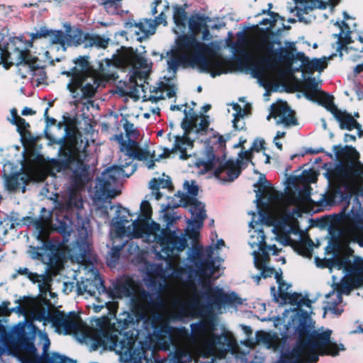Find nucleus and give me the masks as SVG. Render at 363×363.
<instances>
[{"mask_svg":"<svg viewBox=\"0 0 363 363\" xmlns=\"http://www.w3.org/2000/svg\"><path fill=\"white\" fill-rule=\"evenodd\" d=\"M83 84H82V86L79 89V90L80 89L81 91V94L79 93V95L77 97H80L83 99L94 97L96 94V88L91 83H86L84 85Z\"/></svg>","mask_w":363,"mask_h":363,"instance_id":"nucleus-46","label":"nucleus"},{"mask_svg":"<svg viewBox=\"0 0 363 363\" xmlns=\"http://www.w3.org/2000/svg\"><path fill=\"white\" fill-rule=\"evenodd\" d=\"M130 164V162H125V165H113L107 168L104 172H102L103 186H108L111 185V182H116L118 180L120 174L123 172V167L129 165Z\"/></svg>","mask_w":363,"mask_h":363,"instance_id":"nucleus-31","label":"nucleus"},{"mask_svg":"<svg viewBox=\"0 0 363 363\" xmlns=\"http://www.w3.org/2000/svg\"><path fill=\"white\" fill-rule=\"evenodd\" d=\"M50 33H52L51 29H49L46 26H41L35 33H30L29 36L31 38L32 40H35L39 38H49Z\"/></svg>","mask_w":363,"mask_h":363,"instance_id":"nucleus-53","label":"nucleus"},{"mask_svg":"<svg viewBox=\"0 0 363 363\" xmlns=\"http://www.w3.org/2000/svg\"><path fill=\"white\" fill-rule=\"evenodd\" d=\"M21 182L23 183L24 185H26L28 183V178L18 173H15L6 177L5 185L8 191H15L19 187Z\"/></svg>","mask_w":363,"mask_h":363,"instance_id":"nucleus-38","label":"nucleus"},{"mask_svg":"<svg viewBox=\"0 0 363 363\" xmlns=\"http://www.w3.org/2000/svg\"><path fill=\"white\" fill-rule=\"evenodd\" d=\"M341 28L340 32L338 34H335V36L337 38V50L340 52V56H342V51L347 50V45L352 42L351 40V30L348 24L345 21H340Z\"/></svg>","mask_w":363,"mask_h":363,"instance_id":"nucleus-28","label":"nucleus"},{"mask_svg":"<svg viewBox=\"0 0 363 363\" xmlns=\"http://www.w3.org/2000/svg\"><path fill=\"white\" fill-rule=\"evenodd\" d=\"M233 108L235 111V113L233 114V126L235 129H242V127H239L238 122L240 121V118H243L245 114V111L238 104H233Z\"/></svg>","mask_w":363,"mask_h":363,"instance_id":"nucleus-49","label":"nucleus"},{"mask_svg":"<svg viewBox=\"0 0 363 363\" xmlns=\"http://www.w3.org/2000/svg\"><path fill=\"white\" fill-rule=\"evenodd\" d=\"M245 41H240L239 44L236 46H233L234 48V59L233 61L230 60L233 63L232 68L228 72H231L236 69L240 71H242L245 69H249L252 76L255 78H260L263 76L265 69L268 68L265 65L261 63L262 58L258 64L250 65L252 62V56L245 49ZM230 60V59H228Z\"/></svg>","mask_w":363,"mask_h":363,"instance_id":"nucleus-13","label":"nucleus"},{"mask_svg":"<svg viewBox=\"0 0 363 363\" xmlns=\"http://www.w3.org/2000/svg\"><path fill=\"white\" fill-rule=\"evenodd\" d=\"M297 332V345L287 356L288 363H316L319 355L338 354L337 344L330 340V330L322 333L317 330L311 332L309 326L303 321L298 325Z\"/></svg>","mask_w":363,"mask_h":363,"instance_id":"nucleus-4","label":"nucleus"},{"mask_svg":"<svg viewBox=\"0 0 363 363\" xmlns=\"http://www.w3.org/2000/svg\"><path fill=\"white\" fill-rule=\"evenodd\" d=\"M176 45V50L180 53L201 57L202 62L196 66L201 72L210 73L213 77L226 74L232 68L230 60L216 53L208 45L199 41L194 35L184 34L179 36Z\"/></svg>","mask_w":363,"mask_h":363,"instance_id":"nucleus-7","label":"nucleus"},{"mask_svg":"<svg viewBox=\"0 0 363 363\" xmlns=\"http://www.w3.org/2000/svg\"><path fill=\"white\" fill-rule=\"evenodd\" d=\"M187 5H174L173 6V20L175 25L178 27H185L187 20V13L186 9Z\"/></svg>","mask_w":363,"mask_h":363,"instance_id":"nucleus-39","label":"nucleus"},{"mask_svg":"<svg viewBox=\"0 0 363 363\" xmlns=\"http://www.w3.org/2000/svg\"><path fill=\"white\" fill-rule=\"evenodd\" d=\"M203 319L191 323V333L185 327H173L164 321L159 314H154L150 318L152 337L164 350H174V358L178 362H186L192 358L191 346L195 340L211 333L208 343L215 345L220 342L221 337L213 333L215 329L213 313L199 315Z\"/></svg>","mask_w":363,"mask_h":363,"instance_id":"nucleus-1","label":"nucleus"},{"mask_svg":"<svg viewBox=\"0 0 363 363\" xmlns=\"http://www.w3.org/2000/svg\"><path fill=\"white\" fill-rule=\"evenodd\" d=\"M18 275H25L33 283H35L38 280V274L37 273L30 272L28 268H18L16 272L11 274V279H16Z\"/></svg>","mask_w":363,"mask_h":363,"instance_id":"nucleus-47","label":"nucleus"},{"mask_svg":"<svg viewBox=\"0 0 363 363\" xmlns=\"http://www.w3.org/2000/svg\"><path fill=\"white\" fill-rule=\"evenodd\" d=\"M121 151L125 152L129 158L136 159L139 161H146L150 157V152L141 149L138 142L128 139L125 145L121 147Z\"/></svg>","mask_w":363,"mask_h":363,"instance_id":"nucleus-23","label":"nucleus"},{"mask_svg":"<svg viewBox=\"0 0 363 363\" xmlns=\"http://www.w3.org/2000/svg\"><path fill=\"white\" fill-rule=\"evenodd\" d=\"M135 50L131 47L121 46L112 55L111 59H106L105 62L107 67L113 66L116 68H127L133 65V60Z\"/></svg>","mask_w":363,"mask_h":363,"instance_id":"nucleus-19","label":"nucleus"},{"mask_svg":"<svg viewBox=\"0 0 363 363\" xmlns=\"http://www.w3.org/2000/svg\"><path fill=\"white\" fill-rule=\"evenodd\" d=\"M210 125V121L208 120V116L203 115L201 116V121L199 124V126L196 128L195 132L196 133H199L201 132H206Z\"/></svg>","mask_w":363,"mask_h":363,"instance_id":"nucleus-61","label":"nucleus"},{"mask_svg":"<svg viewBox=\"0 0 363 363\" xmlns=\"http://www.w3.org/2000/svg\"><path fill=\"white\" fill-rule=\"evenodd\" d=\"M110 40L109 38L89 33V37L87 43L85 44V48L96 47L97 48L106 49L108 46Z\"/></svg>","mask_w":363,"mask_h":363,"instance_id":"nucleus-37","label":"nucleus"},{"mask_svg":"<svg viewBox=\"0 0 363 363\" xmlns=\"http://www.w3.org/2000/svg\"><path fill=\"white\" fill-rule=\"evenodd\" d=\"M225 155L221 159L214 152L213 147L208 145L204 150L203 160L199 162L206 172L214 169L215 177L223 182H231L236 179L242 172L244 162L242 160H225Z\"/></svg>","mask_w":363,"mask_h":363,"instance_id":"nucleus-9","label":"nucleus"},{"mask_svg":"<svg viewBox=\"0 0 363 363\" xmlns=\"http://www.w3.org/2000/svg\"><path fill=\"white\" fill-rule=\"evenodd\" d=\"M257 340L264 342L271 347L275 340L277 338L275 335H272L264 331L257 332L256 334Z\"/></svg>","mask_w":363,"mask_h":363,"instance_id":"nucleus-50","label":"nucleus"},{"mask_svg":"<svg viewBox=\"0 0 363 363\" xmlns=\"http://www.w3.org/2000/svg\"><path fill=\"white\" fill-rule=\"evenodd\" d=\"M123 128L125 132L126 136L130 139V138L133 137L136 138V136L138 135V131L135 128L134 124L125 120L123 124Z\"/></svg>","mask_w":363,"mask_h":363,"instance_id":"nucleus-56","label":"nucleus"},{"mask_svg":"<svg viewBox=\"0 0 363 363\" xmlns=\"http://www.w3.org/2000/svg\"><path fill=\"white\" fill-rule=\"evenodd\" d=\"M181 127L184 131L183 135L189 136L190 133L192 130H194V128H196V125H195L193 123L189 121L186 116H184L181 123Z\"/></svg>","mask_w":363,"mask_h":363,"instance_id":"nucleus-57","label":"nucleus"},{"mask_svg":"<svg viewBox=\"0 0 363 363\" xmlns=\"http://www.w3.org/2000/svg\"><path fill=\"white\" fill-rule=\"evenodd\" d=\"M212 250L209 247L207 258L203 257V250L201 246H194L192 250L191 262L196 268V274L201 277L208 272V275L216 272L215 261L211 257Z\"/></svg>","mask_w":363,"mask_h":363,"instance_id":"nucleus-16","label":"nucleus"},{"mask_svg":"<svg viewBox=\"0 0 363 363\" xmlns=\"http://www.w3.org/2000/svg\"><path fill=\"white\" fill-rule=\"evenodd\" d=\"M38 62V58L33 56L30 51L26 48L18 52V57H16L14 65L19 66L21 64H24L28 65L32 71H35L40 68Z\"/></svg>","mask_w":363,"mask_h":363,"instance_id":"nucleus-30","label":"nucleus"},{"mask_svg":"<svg viewBox=\"0 0 363 363\" xmlns=\"http://www.w3.org/2000/svg\"><path fill=\"white\" fill-rule=\"evenodd\" d=\"M49 40L52 44H59L62 46L67 45V32L65 33L61 30H52V33L49 36Z\"/></svg>","mask_w":363,"mask_h":363,"instance_id":"nucleus-44","label":"nucleus"},{"mask_svg":"<svg viewBox=\"0 0 363 363\" xmlns=\"http://www.w3.org/2000/svg\"><path fill=\"white\" fill-rule=\"evenodd\" d=\"M133 318L127 314L124 319H118V328L114 327L101 328L95 329L91 335L92 347L94 350L100 347L115 351L121 355H124L130 361L136 362L133 357L135 353V340L128 332L123 333L128 329L130 324H133Z\"/></svg>","mask_w":363,"mask_h":363,"instance_id":"nucleus-6","label":"nucleus"},{"mask_svg":"<svg viewBox=\"0 0 363 363\" xmlns=\"http://www.w3.org/2000/svg\"><path fill=\"white\" fill-rule=\"evenodd\" d=\"M87 56H79L73 62L76 65L74 67L77 68L76 74H78L81 84H84L86 79L93 73L92 66L90 65Z\"/></svg>","mask_w":363,"mask_h":363,"instance_id":"nucleus-27","label":"nucleus"},{"mask_svg":"<svg viewBox=\"0 0 363 363\" xmlns=\"http://www.w3.org/2000/svg\"><path fill=\"white\" fill-rule=\"evenodd\" d=\"M349 235L352 242L357 243L359 247H363V231L349 233Z\"/></svg>","mask_w":363,"mask_h":363,"instance_id":"nucleus-64","label":"nucleus"},{"mask_svg":"<svg viewBox=\"0 0 363 363\" xmlns=\"http://www.w3.org/2000/svg\"><path fill=\"white\" fill-rule=\"evenodd\" d=\"M36 319L51 323L56 329L64 330L66 334L79 331L82 325L80 316L74 311L68 314L60 310L48 313L43 308L38 312Z\"/></svg>","mask_w":363,"mask_h":363,"instance_id":"nucleus-11","label":"nucleus"},{"mask_svg":"<svg viewBox=\"0 0 363 363\" xmlns=\"http://www.w3.org/2000/svg\"><path fill=\"white\" fill-rule=\"evenodd\" d=\"M18 341L20 347L23 351V354H36L37 349L23 328L18 332Z\"/></svg>","mask_w":363,"mask_h":363,"instance_id":"nucleus-34","label":"nucleus"},{"mask_svg":"<svg viewBox=\"0 0 363 363\" xmlns=\"http://www.w3.org/2000/svg\"><path fill=\"white\" fill-rule=\"evenodd\" d=\"M152 209L147 201H143L140 204V214L139 218H144L150 220L152 218Z\"/></svg>","mask_w":363,"mask_h":363,"instance_id":"nucleus-51","label":"nucleus"},{"mask_svg":"<svg viewBox=\"0 0 363 363\" xmlns=\"http://www.w3.org/2000/svg\"><path fill=\"white\" fill-rule=\"evenodd\" d=\"M116 286V291L118 292V296H120V298L123 296L130 297L135 291V281L129 277L118 281Z\"/></svg>","mask_w":363,"mask_h":363,"instance_id":"nucleus-33","label":"nucleus"},{"mask_svg":"<svg viewBox=\"0 0 363 363\" xmlns=\"http://www.w3.org/2000/svg\"><path fill=\"white\" fill-rule=\"evenodd\" d=\"M10 305L9 301H4L0 306V314L2 315H9L12 312L19 311L21 312L23 310V307L21 306H18L16 308H9V306Z\"/></svg>","mask_w":363,"mask_h":363,"instance_id":"nucleus-54","label":"nucleus"},{"mask_svg":"<svg viewBox=\"0 0 363 363\" xmlns=\"http://www.w3.org/2000/svg\"><path fill=\"white\" fill-rule=\"evenodd\" d=\"M259 249L262 252V256L259 259L255 260V264L256 267L259 264L267 265L270 259L269 255L267 251V244L264 241L260 242Z\"/></svg>","mask_w":363,"mask_h":363,"instance_id":"nucleus-48","label":"nucleus"},{"mask_svg":"<svg viewBox=\"0 0 363 363\" xmlns=\"http://www.w3.org/2000/svg\"><path fill=\"white\" fill-rule=\"evenodd\" d=\"M334 112L333 116L339 123L340 129L351 131L359 126V122L351 113L340 109H335Z\"/></svg>","mask_w":363,"mask_h":363,"instance_id":"nucleus-25","label":"nucleus"},{"mask_svg":"<svg viewBox=\"0 0 363 363\" xmlns=\"http://www.w3.org/2000/svg\"><path fill=\"white\" fill-rule=\"evenodd\" d=\"M203 296L206 303L201 302L197 296H194L190 301L175 299L172 303L174 318L182 320L191 316L212 315L215 308L220 309L223 306L242 303V299L235 292L227 294L218 286H207Z\"/></svg>","mask_w":363,"mask_h":363,"instance_id":"nucleus-5","label":"nucleus"},{"mask_svg":"<svg viewBox=\"0 0 363 363\" xmlns=\"http://www.w3.org/2000/svg\"><path fill=\"white\" fill-rule=\"evenodd\" d=\"M148 221L144 218H139L133 222V233L135 238H140L146 235Z\"/></svg>","mask_w":363,"mask_h":363,"instance_id":"nucleus-41","label":"nucleus"},{"mask_svg":"<svg viewBox=\"0 0 363 363\" xmlns=\"http://www.w3.org/2000/svg\"><path fill=\"white\" fill-rule=\"evenodd\" d=\"M167 55L169 57L167 61V70L174 74L177 73L179 66H182L184 68L189 66L195 67L196 64L202 62L201 60L202 59L199 56H189V55L180 53L177 50H172L167 52Z\"/></svg>","mask_w":363,"mask_h":363,"instance_id":"nucleus-18","label":"nucleus"},{"mask_svg":"<svg viewBox=\"0 0 363 363\" xmlns=\"http://www.w3.org/2000/svg\"><path fill=\"white\" fill-rule=\"evenodd\" d=\"M145 235L155 237L166 258L172 257L174 252H182L188 245L186 238L182 235H178L176 231L168 227L161 229L160 225L155 221H148Z\"/></svg>","mask_w":363,"mask_h":363,"instance_id":"nucleus-10","label":"nucleus"},{"mask_svg":"<svg viewBox=\"0 0 363 363\" xmlns=\"http://www.w3.org/2000/svg\"><path fill=\"white\" fill-rule=\"evenodd\" d=\"M333 150L336 158L344 161L328 168L324 174L329 188L325 199L330 205L350 199L354 191V180L363 176V164L354 147L338 145L333 146Z\"/></svg>","mask_w":363,"mask_h":363,"instance_id":"nucleus-2","label":"nucleus"},{"mask_svg":"<svg viewBox=\"0 0 363 363\" xmlns=\"http://www.w3.org/2000/svg\"><path fill=\"white\" fill-rule=\"evenodd\" d=\"M354 232H363V216L359 213H357L350 218L348 233Z\"/></svg>","mask_w":363,"mask_h":363,"instance_id":"nucleus-40","label":"nucleus"},{"mask_svg":"<svg viewBox=\"0 0 363 363\" xmlns=\"http://www.w3.org/2000/svg\"><path fill=\"white\" fill-rule=\"evenodd\" d=\"M77 68L72 67L69 71L62 72V75L71 77L70 82L67 85V89L73 94L74 98H77L79 95V89L82 86L78 74H76Z\"/></svg>","mask_w":363,"mask_h":363,"instance_id":"nucleus-35","label":"nucleus"},{"mask_svg":"<svg viewBox=\"0 0 363 363\" xmlns=\"http://www.w3.org/2000/svg\"><path fill=\"white\" fill-rule=\"evenodd\" d=\"M61 144L58 151V158L52 159L50 162L51 167L57 172L71 169L76 164L70 176V187L82 190L91 180L89 166L82 159V154L86 153L87 142L83 145L81 134L74 130L65 128V135L61 138Z\"/></svg>","mask_w":363,"mask_h":363,"instance_id":"nucleus-3","label":"nucleus"},{"mask_svg":"<svg viewBox=\"0 0 363 363\" xmlns=\"http://www.w3.org/2000/svg\"><path fill=\"white\" fill-rule=\"evenodd\" d=\"M13 125L16 126V130L22 138H24L27 133L30 134V132L28 130L30 128V124L24 118L21 117L19 119L17 118V121Z\"/></svg>","mask_w":363,"mask_h":363,"instance_id":"nucleus-52","label":"nucleus"},{"mask_svg":"<svg viewBox=\"0 0 363 363\" xmlns=\"http://www.w3.org/2000/svg\"><path fill=\"white\" fill-rule=\"evenodd\" d=\"M318 85L314 77H308L300 82L299 87L296 90L302 91L307 99L318 102L333 115L334 110L339 109L334 104V97L327 92L318 89Z\"/></svg>","mask_w":363,"mask_h":363,"instance_id":"nucleus-12","label":"nucleus"},{"mask_svg":"<svg viewBox=\"0 0 363 363\" xmlns=\"http://www.w3.org/2000/svg\"><path fill=\"white\" fill-rule=\"evenodd\" d=\"M285 244L290 245L298 255L307 257H312L313 242L311 238L306 240H300L295 241L292 240L289 236L286 235L285 239Z\"/></svg>","mask_w":363,"mask_h":363,"instance_id":"nucleus-22","label":"nucleus"},{"mask_svg":"<svg viewBox=\"0 0 363 363\" xmlns=\"http://www.w3.org/2000/svg\"><path fill=\"white\" fill-rule=\"evenodd\" d=\"M324 262H329L333 267L343 269L347 274L363 281V258L360 257H355L352 262L349 255L342 254L335 255L329 260H324Z\"/></svg>","mask_w":363,"mask_h":363,"instance_id":"nucleus-15","label":"nucleus"},{"mask_svg":"<svg viewBox=\"0 0 363 363\" xmlns=\"http://www.w3.org/2000/svg\"><path fill=\"white\" fill-rule=\"evenodd\" d=\"M189 211L194 218V223L197 227L203 225V223L206 218L205 210V205L199 200L195 202L189 208Z\"/></svg>","mask_w":363,"mask_h":363,"instance_id":"nucleus-36","label":"nucleus"},{"mask_svg":"<svg viewBox=\"0 0 363 363\" xmlns=\"http://www.w3.org/2000/svg\"><path fill=\"white\" fill-rule=\"evenodd\" d=\"M99 290H105L104 281L99 275H96L93 280L87 279L85 282L77 285L79 294L87 293L91 296H94L96 291L99 294Z\"/></svg>","mask_w":363,"mask_h":363,"instance_id":"nucleus-24","label":"nucleus"},{"mask_svg":"<svg viewBox=\"0 0 363 363\" xmlns=\"http://www.w3.org/2000/svg\"><path fill=\"white\" fill-rule=\"evenodd\" d=\"M296 4H302L303 7H296V16L300 22L305 21L303 14H308L311 11L315 9H325L327 8V3L323 0H294Z\"/></svg>","mask_w":363,"mask_h":363,"instance_id":"nucleus-21","label":"nucleus"},{"mask_svg":"<svg viewBox=\"0 0 363 363\" xmlns=\"http://www.w3.org/2000/svg\"><path fill=\"white\" fill-rule=\"evenodd\" d=\"M351 289H352V287H351L350 284H349L347 282H344V283L340 284L337 287L336 298H337V301L342 302V294H350Z\"/></svg>","mask_w":363,"mask_h":363,"instance_id":"nucleus-55","label":"nucleus"},{"mask_svg":"<svg viewBox=\"0 0 363 363\" xmlns=\"http://www.w3.org/2000/svg\"><path fill=\"white\" fill-rule=\"evenodd\" d=\"M22 363H39L40 357L36 354H22L20 357Z\"/></svg>","mask_w":363,"mask_h":363,"instance_id":"nucleus-63","label":"nucleus"},{"mask_svg":"<svg viewBox=\"0 0 363 363\" xmlns=\"http://www.w3.org/2000/svg\"><path fill=\"white\" fill-rule=\"evenodd\" d=\"M279 297L284 301V303L288 302L289 304L296 306L298 307L301 303V294L297 292L292 294L284 291L283 289L279 291Z\"/></svg>","mask_w":363,"mask_h":363,"instance_id":"nucleus-43","label":"nucleus"},{"mask_svg":"<svg viewBox=\"0 0 363 363\" xmlns=\"http://www.w3.org/2000/svg\"><path fill=\"white\" fill-rule=\"evenodd\" d=\"M82 190L69 187L68 190V198L65 201V208L67 211L73 209H81L83 208V200L81 194Z\"/></svg>","mask_w":363,"mask_h":363,"instance_id":"nucleus-29","label":"nucleus"},{"mask_svg":"<svg viewBox=\"0 0 363 363\" xmlns=\"http://www.w3.org/2000/svg\"><path fill=\"white\" fill-rule=\"evenodd\" d=\"M341 302L337 301V298L333 302L328 301L327 307L328 310L336 315H340L343 312V309H341L337 306Z\"/></svg>","mask_w":363,"mask_h":363,"instance_id":"nucleus-62","label":"nucleus"},{"mask_svg":"<svg viewBox=\"0 0 363 363\" xmlns=\"http://www.w3.org/2000/svg\"><path fill=\"white\" fill-rule=\"evenodd\" d=\"M106 12L111 15H115L118 13L121 6L122 0H99Z\"/></svg>","mask_w":363,"mask_h":363,"instance_id":"nucleus-42","label":"nucleus"},{"mask_svg":"<svg viewBox=\"0 0 363 363\" xmlns=\"http://www.w3.org/2000/svg\"><path fill=\"white\" fill-rule=\"evenodd\" d=\"M208 21H210V18L208 16H206L200 13L191 15L188 20L190 34L196 37L201 33V39L204 41L209 40L211 35L209 27L207 24Z\"/></svg>","mask_w":363,"mask_h":363,"instance_id":"nucleus-20","label":"nucleus"},{"mask_svg":"<svg viewBox=\"0 0 363 363\" xmlns=\"http://www.w3.org/2000/svg\"><path fill=\"white\" fill-rule=\"evenodd\" d=\"M270 118H278L277 124H283L286 127L298 124L294 111L291 108L286 101H280L271 105V111L267 116V119L269 120Z\"/></svg>","mask_w":363,"mask_h":363,"instance_id":"nucleus-17","label":"nucleus"},{"mask_svg":"<svg viewBox=\"0 0 363 363\" xmlns=\"http://www.w3.org/2000/svg\"><path fill=\"white\" fill-rule=\"evenodd\" d=\"M256 268L261 271L260 277H262L264 279L271 277L275 272L274 268L267 267V265L259 264Z\"/></svg>","mask_w":363,"mask_h":363,"instance_id":"nucleus-59","label":"nucleus"},{"mask_svg":"<svg viewBox=\"0 0 363 363\" xmlns=\"http://www.w3.org/2000/svg\"><path fill=\"white\" fill-rule=\"evenodd\" d=\"M133 311L138 320H144L152 308L158 309L163 305V301L159 295L140 289L138 294L131 298Z\"/></svg>","mask_w":363,"mask_h":363,"instance_id":"nucleus-14","label":"nucleus"},{"mask_svg":"<svg viewBox=\"0 0 363 363\" xmlns=\"http://www.w3.org/2000/svg\"><path fill=\"white\" fill-rule=\"evenodd\" d=\"M181 202L183 207H191L198 200L195 196L189 195L187 194L182 193Z\"/></svg>","mask_w":363,"mask_h":363,"instance_id":"nucleus-58","label":"nucleus"},{"mask_svg":"<svg viewBox=\"0 0 363 363\" xmlns=\"http://www.w3.org/2000/svg\"><path fill=\"white\" fill-rule=\"evenodd\" d=\"M275 43L279 44L280 42H276L267 34L261 35L259 38L257 48L268 55L267 57H263L261 63L267 67L271 68L277 63L291 66L294 60L300 61L302 67L308 57L303 52H296V47L294 43H289L287 47L277 50L274 49Z\"/></svg>","mask_w":363,"mask_h":363,"instance_id":"nucleus-8","label":"nucleus"},{"mask_svg":"<svg viewBox=\"0 0 363 363\" xmlns=\"http://www.w3.org/2000/svg\"><path fill=\"white\" fill-rule=\"evenodd\" d=\"M132 67H139V68H145L147 67V60L140 56L137 53L135 50V53L133 60Z\"/></svg>","mask_w":363,"mask_h":363,"instance_id":"nucleus-60","label":"nucleus"},{"mask_svg":"<svg viewBox=\"0 0 363 363\" xmlns=\"http://www.w3.org/2000/svg\"><path fill=\"white\" fill-rule=\"evenodd\" d=\"M194 147V141L191 140L189 136L186 135H176L174 143L173 145V150L179 152V158L182 160H186L191 155L187 153L188 149H191Z\"/></svg>","mask_w":363,"mask_h":363,"instance_id":"nucleus-26","label":"nucleus"},{"mask_svg":"<svg viewBox=\"0 0 363 363\" xmlns=\"http://www.w3.org/2000/svg\"><path fill=\"white\" fill-rule=\"evenodd\" d=\"M172 188V183L170 177H167V179H156L153 178L150 182V188L152 190H158L160 188Z\"/></svg>","mask_w":363,"mask_h":363,"instance_id":"nucleus-45","label":"nucleus"},{"mask_svg":"<svg viewBox=\"0 0 363 363\" xmlns=\"http://www.w3.org/2000/svg\"><path fill=\"white\" fill-rule=\"evenodd\" d=\"M67 32V46L71 45H83L85 48V44L87 43L89 33H84L82 29L77 28L71 31V28L69 27Z\"/></svg>","mask_w":363,"mask_h":363,"instance_id":"nucleus-32","label":"nucleus"}]
</instances>
